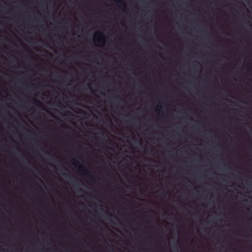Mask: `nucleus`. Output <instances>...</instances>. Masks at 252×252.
Segmentation results:
<instances>
[{"label":"nucleus","instance_id":"1","mask_svg":"<svg viewBox=\"0 0 252 252\" xmlns=\"http://www.w3.org/2000/svg\"><path fill=\"white\" fill-rule=\"evenodd\" d=\"M93 40L95 46L103 47L106 42L105 35L102 32L96 31L94 33Z\"/></svg>","mask_w":252,"mask_h":252},{"label":"nucleus","instance_id":"2","mask_svg":"<svg viewBox=\"0 0 252 252\" xmlns=\"http://www.w3.org/2000/svg\"><path fill=\"white\" fill-rule=\"evenodd\" d=\"M71 162L72 165L82 175L88 176L90 175L88 170L76 158H72L71 160Z\"/></svg>","mask_w":252,"mask_h":252},{"label":"nucleus","instance_id":"3","mask_svg":"<svg viewBox=\"0 0 252 252\" xmlns=\"http://www.w3.org/2000/svg\"><path fill=\"white\" fill-rule=\"evenodd\" d=\"M38 5L42 8H46L49 5L54 6V3L51 0H41Z\"/></svg>","mask_w":252,"mask_h":252},{"label":"nucleus","instance_id":"4","mask_svg":"<svg viewBox=\"0 0 252 252\" xmlns=\"http://www.w3.org/2000/svg\"><path fill=\"white\" fill-rule=\"evenodd\" d=\"M116 6L119 8L126 7V3L125 0H112Z\"/></svg>","mask_w":252,"mask_h":252},{"label":"nucleus","instance_id":"5","mask_svg":"<svg viewBox=\"0 0 252 252\" xmlns=\"http://www.w3.org/2000/svg\"><path fill=\"white\" fill-rule=\"evenodd\" d=\"M155 111L157 115L159 116L162 112V106L161 103H158L155 108Z\"/></svg>","mask_w":252,"mask_h":252},{"label":"nucleus","instance_id":"6","mask_svg":"<svg viewBox=\"0 0 252 252\" xmlns=\"http://www.w3.org/2000/svg\"><path fill=\"white\" fill-rule=\"evenodd\" d=\"M163 0H153L150 2V5L154 6L155 7L158 6L163 3Z\"/></svg>","mask_w":252,"mask_h":252},{"label":"nucleus","instance_id":"7","mask_svg":"<svg viewBox=\"0 0 252 252\" xmlns=\"http://www.w3.org/2000/svg\"><path fill=\"white\" fill-rule=\"evenodd\" d=\"M178 16L177 15V11L175 9V7H174V16ZM180 16H183L182 15H181ZM191 16H196L195 15H192ZM197 16H204L203 15H197ZM209 16H212L211 15H209ZM212 16H220V15H213ZM222 16H228V15L225 14L222 15ZM233 16H236L235 15H234ZM241 16H250V15H241Z\"/></svg>","mask_w":252,"mask_h":252},{"label":"nucleus","instance_id":"8","mask_svg":"<svg viewBox=\"0 0 252 252\" xmlns=\"http://www.w3.org/2000/svg\"><path fill=\"white\" fill-rule=\"evenodd\" d=\"M175 213H176V210H175V208L174 207V222L175 221V220H176V216H175ZM175 228V225H174V228Z\"/></svg>","mask_w":252,"mask_h":252},{"label":"nucleus","instance_id":"9","mask_svg":"<svg viewBox=\"0 0 252 252\" xmlns=\"http://www.w3.org/2000/svg\"><path fill=\"white\" fill-rule=\"evenodd\" d=\"M179 17H174V25L175 24V23L176 22V21H177V19L178 18H179ZM182 18L183 17H181Z\"/></svg>","mask_w":252,"mask_h":252},{"label":"nucleus","instance_id":"10","mask_svg":"<svg viewBox=\"0 0 252 252\" xmlns=\"http://www.w3.org/2000/svg\"><path fill=\"white\" fill-rule=\"evenodd\" d=\"M175 235L174 234V252H175Z\"/></svg>","mask_w":252,"mask_h":252},{"label":"nucleus","instance_id":"11","mask_svg":"<svg viewBox=\"0 0 252 252\" xmlns=\"http://www.w3.org/2000/svg\"><path fill=\"white\" fill-rule=\"evenodd\" d=\"M141 4H142V5L143 6H144L145 4V2L144 1H141Z\"/></svg>","mask_w":252,"mask_h":252},{"label":"nucleus","instance_id":"12","mask_svg":"<svg viewBox=\"0 0 252 252\" xmlns=\"http://www.w3.org/2000/svg\"><path fill=\"white\" fill-rule=\"evenodd\" d=\"M174 91H175V87L174 88ZM175 102V100H174V103ZM175 107V105L174 104V107Z\"/></svg>","mask_w":252,"mask_h":252},{"label":"nucleus","instance_id":"13","mask_svg":"<svg viewBox=\"0 0 252 252\" xmlns=\"http://www.w3.org/2000/svg\"><path fill=\"white\" fill-rule=\"evenodd\" d=\"M175 150V149L174 148V150ZM174 158L175 157V152H174Z\"/></svg>","mask_w":252,"mask_h":252},{"label":"nucleus","instance_id":"14","mask_svg":"<svg viewBox=\"0 0 252 252\" xmlns=\"http://www.w3.org/2000/svg\"><path fill=\"white\" fill-rule=\"evenodd\" d=\"M37 102L39 103H40V101H37Z\"/></svg>","mask_w":252,"mask_h":252},{"label":"nucleus","instance_id":"15","mask_svg":"<svg viewBox=\"0 0 252 252\" xmlns=\"http://www.w3.org/2000/svg\"><path fill=\"white\" fill-rule=\"evenodd\" d=\"M174 191H175V187H174Z\"/></svg>","mask_w":252,"mask_h":252},{"label":"nucleus","instance_id":"16","mask_svg":"<svg viewBox=\"0 0 252 252\" xmlns=\"http://www.w3.org/2000/svg\"><path fill=\"white\" fill-rule=\"evenodd\" d=\"M174 30L175 31V29H174ZM175 35V34L174 33V35Z\"/></svg>","mask_w":252,"mask_h":252},{"label":"nucleus","instance_id":"17","mask_svg":"<svg viewBox=\"0 0 252 252\" xmlns=\"http://www.w3.org/2000/svg\"><path fill=\"white\" fill-rule=\"evenodd\" d=\"M209 18H211V16H209Z\"/></svg>","mask_w":252,"mask_h":252},{"label":"nucleus","instance_id":"18","mask_svg":"<svg viewBox=\"0 0 252 252\" xmlns=\"http://www.w3.org/2000/svg\"><path fill=\"white\" fill-rule=\"evenodd\" d=\"M249 17H250V18H251L252 17H251V16H250Z\"/></svg>","mask_w":252,"mask_h":252},{"label":"nucleus","instance_id":"19","mask_svg":"<svg viewBox=\"0 0 252 252\" xmlns=\"http://www.w3.org/2000/svg\"><path fill=\"white\" fill-rule=\"evenodd\" d=\"M174 72L175 71V69L174 70Z\"/></svg>","mask_w":252,"mask_h":252},{"label":"nucleus","instance_id":"20","mask_svg":"<svg viewBox=\"0 0 252 252\" xmlns=\"http://www.w3.org/2000/svg\"><path fill=\"white\" fill-rule=\"evenodd\" d=\"M0 16H2V15H0Z\"/></svg>","mask_w":252,"mask_h":252}]
</instances>
